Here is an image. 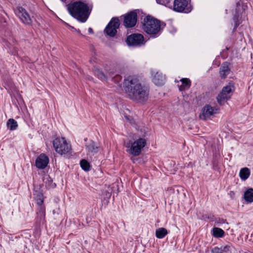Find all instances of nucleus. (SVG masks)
<instances>
[{
    "label": "nucleus",
    "instance_id": "28",
    "mask_svg": "<svg viewBox=\"0 0 253 253\" xmlns=\"http://www.w3.org/2000/svg\"><path fill=\"white\" fill-rule=\"evenodd\" d=\"M156 1L158 3L172 8V4L170 3V0H156Z\"/></svg>",
    "mask_w": 253,
    "mask_h": 253
},
{
    "label": "nucleus",
    "instance_id": "9",
    "mask_svg": "<svg viewBox=\"0 0 253 253\" xmlns=\"http://www.w3.org/2000/svg\"><path fill=\"white\" fill-rule=\"evenodd\" d=\"M120 26L119 20L117 17L112 18L106 27L104 32L110 37H114L117 34V29Z\"/></svg>",
    "mask_w": 253,
    "mask_h": 253
},
{
    "label": "nucleus",
    "instance_id": "1",
    "mask_svg": "<svg viewBox=\"0 0 253 253\" xmlns=\"http://www.w3.org/2000/svg\"><path fill=\"white\" fill-rule=\"evenodd\" d=\"M125 90L132 100L139 102L146 101L149 96L147 87L143 85L136 78H129L125 82Z\"/></svg>",
    "mask_w": 253,
    "mask_h": 253
},
{
    "label": "nucleus",
    "instance_id": "24",
    "mask_svg": "<svg viewBox=\"0 0 253 253\" xmlns=\"http://www.w3.org/2000/svg\"><path fill=\"white\" fill-rule=\"evenodd\" d=\"M94 73L95 76H96L99 79L102 81L106 80V74H104L101 71L98 69H95L94 70Z\"/></svg>",
    "mask_w": 253,
    "mask_h": 253
},
{
    "label": "nucleus",
    "instance_id": "31",
    "mask_svg": "<svg viewBox=\"0 0 253 253\" xmlns=\"http://www.w3.org/2000/svg\"><path fill=\"white\" fill-rule=\"evenodd\" d=\"M88 31L89 33H93V30L91 28H89Z\"/></svg>",
    "mask_w": 253,
    "mask_h": 253
},
{
    "label": "nucleus",
    "instance_id": "25",
    "mask_svg": "<svg viewBox=\"0 0 253 253\" xmlns=\"http://www.w3.org/2000/svg\"><path fill=\"white\" fill-rule=\"evenodd\" d=\"M80 165L83 169L88 171L90 169L89 163L85 160H82L80 162Z\"/></svg>",
    "mask_w": 253,
    "mask_h": 253
},
{
    "label": "nucleus",
    "instance_id": "3",
    "mask_svg": "<svg viewBox=\"0 0 253 253\" xmlns=\"http://www.w3.org/2000/svg\"><path fill=\"white\" fill-rule=\"evenodd\" d=\"M162 26L160 21L148 16L144 19L143 29L146 33L155 38L160 35L163 28Z\"/></svg>",
    "mask_w": 253,
    "mask_h": 253
},
{
    "label": "nucleus",
    "instance_id": "13",
    "mask_svg": "<svg viewBox=\"0 0 253 253\" xmlns=\"http://www.w3.org/2000/svg\"><path fill=\"white\" fill-rule=\"evenodd\" d=\"M49 163V158L44 154H40L36 160L35 165L39 169H44Z\"/></svg>",
    "mask_w": 253,
    "mask_h": 253
},
{
    "label": "nucleus",
    "instance_id": "15",
    "mask_svg": "<svg viewBox=\"0 0 253 253\" xmlns=\"http://www.w3.org/2000/svg\"><path fill=\"white\" fill-rule=\"evenodd\" d=\"M230 72V68L229 64L227 62H224L219 70V75L222 79H225L229 74Z\"/></svg>",
    "mask_w": 253,
    "mask_h": 253
},
{
    "label": "nucleus",
    "instance_id": "11",
    "mask_svg": "<svg viewBox=\"0 0 253 253\" xmlns=\"http://www.w3.org/2000/svg\"><path fill=\"white\" fill-rule=\"evenodd\" d=\"M137 22V13L134 11L128 13L124 17V25L127 28L134 26Z\"/></svg>",
    "mask_w": 253,
    "mask_h": 253
},
{
    "label": "nucleus",
    "instance_id": "22",
    "mask_svg": "<svg viewBox=\"0 0 253 253\" xmlns=\"http://www.w3.org/2000/svg\"><path fill=\"white\" fill-rule=\"evenodd\" d=\"M224 234V231L220 228L215 227L212 230V235L214 237L220 238L223 237Z\"/></svg>",
    "mask_w": 253,
    "mask_h": 253
},
{
    "label": "nucleus",
    "instance_id": "14",
    "mask_svg": "<svg viewBox=\"0 0 253 253\" xmlns=\"http://www.w3.org/2000/svg\"><path fill=\"white\" fill-rule=\"evenodd\" d=\"M218 109L215 107L211 106L210 105H205L202 109V117L206 120L211 116L217 114Z\"/></svg>",
    "mask_w": 253,
    "mask_h": 253
},
{
    "label": "nucleus",
    "instance_id": "33",
    "mask_svg": "<svg viewBox=\"0 0 253 253\" xmlns=\"http://www.w3.org/2000/svg\"><path fill=\"white\" fill-rule=\"evenodd\" d=\"M71 29L73 30H75V31H76L77 29H76L75 28H74V27H71Z\"/></svg>",
    "mask_w": 253,
    "mask_h": 253
},
{
    "label": "nucleus",
    "instance_id": "30",
    "mask_svg": "<svg viewBox=\"0 0 253 253\" xmlns=\"http://www.w3.org/2000/svg\"><path fill=\"white\" fill-rule=\"evenodd\" d=\"M114 75V73L113 71L108 72L106 73V79L108 77H111Z\"/></svg>",
    "mask_w": 253,
    "mask_h": 253
},
{
    "label": "nucleus",
    "instance_id": "6",
    "mask_svg": "<svg viewBox=\"0 0 253 253\" xmlns=\"http://www.w3.org/2000/svg\"><path fill=\"white\" fill-rule=\"evenodd\" d=\"M235 89L233 84L229 83L228 85L223 87L221 91L217 96V100L219 104L222 105L228 99H230Z\"/></svg>",
    "mask_w": 253,
    "mask_h": 253
},
{
    "label": "nucleus",
    "instance_id": "4",
    "mask_svg": "<svg viewBox=\"0 0 253 253\" xmlns=\"http://www.w3.org/2000/svg\"><path fill=\"white\" fill-rule=\"evenodd\" d=\"M55 151L60 155L69 156L72 153V146L64 137H57L52 141Z\"/></svg>",
    "mask_w": 253,
    "mask_h": 253
},
{
    "label": "nucleus",
    "instance_id": "18",
    "mask_svg": "<svg viewBox=\"0 0 253 253\" xmlns=\"http://www.w3.org/2000/svg\"><path fill=\"white\" fill-rule=\"evenodd\" d=\"M168 233V230L163 227L159 228L156 230V236L159 239L164 238Z\"/></svg>",
    "mask_w": 253,
    "mask_h": 253
},
{
    "label": "nucleus",
    "instance_id": "32",
    "mask_svg": "<svg viewBox=\"0 0 253 253\" xmlns=\"http://www.w3.org/2000/svg\"><path fill=\"white\" fill-rule=\"evenodd\" d=\"M76 31L78 34L82 35V34H81V31H80L79 29L76 30Z\"/></svg>",
    "mask_w": 253,
    "mask_h": 253
},
{
    "label": "nucleus",
    "instance_id": "12",
    "mask_svg": "<svg viewBox=\"0 0 253 253\" xmlns=\"http://www.w3.org/2000/svg\"><path fill=\"white\" fill-rule=\"evenodd\" d=\"M151 75L152 81L156 85L161 86L164 84L166 78L162 73L154 70L151 71Z\"/></svg>",
    "mask_w": 253,
    "mask_h": 253
},
{
    "label": "nucleus",
    "instance_id": "17",
    "mask_svg": "<svg viewBox=\"0 0 253 253\" xmlns=\"http://www.w3.org/2000/svg\"><path fill=\"white\" fill-rule=\"evenodd\" d=\"M244 199L248 203L253 202V189H248L244 193Z\"/></svg>",
    "mask_w": 253,
    "mask_h": 253
},
{
    "label": "nucleus",
    "instance_id": "26",
    "mask_svg": "<svg viewBox=\"0 0 253 253\" xmlns=\"http://www.w3.org/2000/svg\"><path fill=\"white\" fill-rule=\"evenodd\" d=\"M227 247H222L221 246L220 247H215L211 250V253H223L224 250H225Z\"/></svg>",
    "mask_w": 253,
    "mask_h": 253
},
{
    "label": "nucleus",
    "instance_id": "2",
    "mask_svg": "<svg viewBox=\"0 0 253 253\" xmlns=\"http://www.w3.org/2000/svg\"><path fill=\"white\" fill-rule=\"evenodd\" d=\"M67 9L73 17L82 23L86 21L91 11L87 3L81 1L67 5Z\"/></svg>",
    "mask_w": 253,
    "mask_h": 253
},
{
    "label": "nucleus",
    "instance_id": "23",
    "mask_svg": "<svg viewBox=\"0 0 253 253\" xmlns=\"http://www.w3.org/2000/svg\"><path fill=\"white\" fill-rule=\"evenodd\" d=\"M34 195L36 196L37 204L39 206L42 205L43 203V195L41 192L35 191Z\"/></svg>",
    "mask_w": 253,
    "mask_h": 253
},
{
    "label": "nucleus",
    "instance_id": "10",
    "mask_svg": "<svg viewBox=\"0 0 253 253\" xmlns=\"http://www.w3.org/2000/svg\"><path fill=\"white\" fill-rule=\"evenodd\" d=\"M126 43L128 45L139 46L145 43L144 37L140 34H133L127 37Z\"/></svg>",
    "mask_w": 253,
    "mask_h": 253
},
{
    "label": "nucleus",
    "instance_id": "35",
    "mask_svg": "<svg viewBox=\"0 0 253 253\" xmlns=\"http://www.w3.org/2000/svg\"><path fill=\"white\" fill-rule=\"evenodd\" d=\"M62 1L65 2L66 0H61Z\"/></svg>",
    "mask_w": 253,
    "mask_h": 253
},
{
    "label": "nucleus",
    "instance_id": "16",
    "mask_svg": "<svg viewBox=\"0 0 253 253\" xmlns=\"http://www.w3.org/2000/svg\"><path fill=\"white\" fill-rule=\"evenodd\" d=\"M182 84L179 86V90L180 91H183L186 89H188L191 85V82L188 78H182L180 80Z\"/></svg>",
    "mask_w": 253,
    "mask_h": 253
},
{
    "label": "nucleus",
    "instance_id": "19",
    "mask_svg": "<svg viewBox=\"0 0 253 253\" xmlns=\"http://www.w3.org/2000/svg\"><path fill=\"white\" fill-rule=\"evenodd\" d=\"M250 175V170L247 168L242 169L239 173V175L241 179L243 180H246Z\"/></svg>",
    "mask_w": 253,
    "mask_h": 253
},
{
    "label": "nucleus",
    "instance_id": "5",
    "mask_svg": "<svg viewBox=\"0 0 253 253\" xmlns=\"http://www.w3.org/2000/svg\"><path fill=\"white\" fill-rule=\"evenodd\" d=\"M146 145V140L144 138L136 139L133 142H129L126 145L127 152L134 156H139L142 149Z\"/></svg>",
    "mask_w": 253,
    "mask_h": 253
},
{
    "label": "nucleus",
    "instance_id": "7",
    "mask_svg": "<svg viewBox=\"0 0 253 253\" xmlns=\"http://www.w3.org/2000/svg\"><path fill=\"white\" fill-rule=\"evenodd\" d=\"M14 11L22 23L29 26L32 24L33 16H31L25 8L22 6H18Z\"/></svg>",
    "mask_w": 253,
    "mask_h": 253
},
{
    "label": "nucleus",
    "instance_id": "29",
    "mask_svg": "<svg viewBox=\"0 0 253 253\" xmlns=\"http://www.w3.org/2000/svg\"><path fill=\"white\" fill-rule=\"evenodd\" d=\"M7 47L8 48V51L9 52L11 53V54H12L13 55H15L17 53V49L15 47H12V46L9 47L8 45H7Z\"/></svg>",
    "mask_w": 253,
    "mask_h": 253
},
{
    "label": "nucleus",
    "instance_id": "27",
    "mask_svg": "<svg viewBox=\"0 0 253 253\" xmlns=\"http://www.w3.org/2000/svg\"><path fill=\"white\" fill-rule=\"evenodd\" d=\"M37 214L41 218H43L45 216V208L43 206H40Z\"/></svg>",
    "mask_w": 253,
    "mask_h": 253
},
{
    "label": "nucleus",
    "instance_id": "8",
    "mask_svg": "<svg viewBox=\"0 0 253 253\" xmlns=\"http://www.w3.org/2000/svg\"><path fill=\"white\" fill-rule=\"evenodd\" d=\"M191 0H174L172 9L176 12L189 13L192 10V6L189 4Z\"/></svg>",
    "mask_w": 253,
    "mask_h": 253
},
{
    "label": "nucleus",
    "instance_id": "20",
    "mask_svg": "<svg viewBox=\"0 0 253 253\" xmlns=\"http://www.w3.org/2000/svg\"><path fill=\"white\" fill-rule=\"evenodd\" d=\"M86 147L88 152L91 153H96L98 151V147L93 141H90Z\"/></svg>",
    "mask_w": 253,
    "mask_h": 253
},
{
    "label": "nucleus",
    "instance_id": "21",
    "mask_svg": "<svg viewBox=\"0 0 253 253\" xmlns=\"http://www.w3.org/2000/svg\"><path fill=\"white\" fill-rule=\"evenodd\" d=\"M6 125L7 128L11 130H15L18 126L17 122L13 119H9L7 122Z\"/></svg>",
    "mask_w": 253,
    "mask_h": 253
},
{
    "label": "nucleus",
    "instance_id": "34",
    "mask_svg": "<svg viewBox=\"0 0 253 253\" xmlns=\"http://www.w3.org/2000/svg\"><path fill=\"white\" fill-rule=\"evenodd\" d=\"M176 30L175 29H174V30H173V33L176 32Z\"/></svg>",
    "mask_w": 253,
    "mask_h": 253
}]
</instances>
